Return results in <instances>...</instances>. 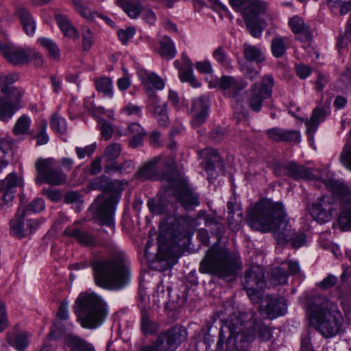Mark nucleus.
<instances>
[{
    "mask_svg": "<svg viewBox=\"0 0 351 351\" xmlns=\"http://www.w3.org/2000/svg\"><path fill=\"white\" fill-rule=\"evenodd\" d=\"M47 127V121L42 120L38 125V131L36 135L37 143L38 145H45L49 141V136L46 132Z\"/></svg>",
    "mask_w": 351,
    "mask_h": 351,
    "instance_id": "052dcab7",
    "label": "nucleus"
},
{
    "mask_svg": "<svg viewBox=\"0 0 351 351\" xmlns=\"http://www.w3.org/2000/svg\"><path fill=\"white\" fill-rule=\"evenodd\" d=\"M66 181V176L61 171L53 169L43 179V182L50 185H60Z\"/></svg>",
    "mask_w": 351,
    "mask_h": 351,
    "instance_id": "3c124183",
    "label": "nucleus"
},
{
    "mask_svg": "<svg viewBox=\"0 0 351 351\" xmlns=\"http://www.w3.org/2000/svg\"><path fill=\"white\" fill-rule=\"evenodd\" d=\"M121 145L118 143L110 144L106 147L103 158L104 159V167L109 164H114L116 159L120 156Z\"/></svg>",
    "mask_w": 351,
    "mask_h": 351,
    "instance_id": "4c0bfd02",
    "label": "nucleus"
},
{
    "mask_svg": "<svg viewBox=\"0 0 351 351\" xmlns=\"http://www.w3.org/2000/svg\"><path fill=\"white\" fill-rule=\"evenodd\" d=\"M265 13H259L258 11L254 12H245V16L243 17L246 27L253 37L258 38L261 36L263 29L261 24L263 23L261 19Z\"/></svg>",
    "mask_w": 351,
    "mask_h": 351,
    "instance_id": "b1692460",
    "label": "nucleus"
},
{
    "mask_svg": "<svg viewBox=\"0 0 351 351\" xmlns=\"http://www.w3.org/2000/svg\"><path fill=\"white\" fill-rule=\"evenodd\" d=\"M330 113L329 104H325L324 106H318L313 111L312 115L309 119L305 122L306 132L311 138L317 130L320 123L324 121L328 114Z\"/></svg>",
    "mask_w": 351,
    "mask_h": 351,
    "instance_id": "6ab92c4d",
    "label": "nucleus"
},
{
    "mask_svg": "<svg viewBox=\"0 0 351 351\" xmlns=\"http://www.w3.org/2000/svg\"><path fill=\"white\" fill-rule=\"evenodd\" d=\"M130 134L132 135L130 145L136 148L142 145L143 140L146 134L143 128L137 123H133L128 126Z\"/></svg>",
    "mask_w": 351,
    "mask_h": 351,
    "instance_id": "f704fd0d",
    "label": "nucleus"
},
{
    "mask_svg": "<svg viewBox=\"0 0 351 351\" xmlns=\"http://www.w3.org/2000/svg\"><path fill=\"white\" fill-rule=\"evenodd\" d=\"M243 283L244 289L252 300L258 298L265 287L263 269L259 266L252 267L246 271Z\"/></svg>",
    "mask_w": 351,
    "mask_h": 351,
    "instance_id": "f8f14e48",
    "label": "nucleus"
},
{
    "mask_svg": "<svg viewBox=\"0 0 351 351\" xmlns=\"http://www.w3.org/2000/svg\"><path fill=\"white\" fill-rule=\"evenodd\" d=\"M116 3L132 19L137 18L142 12L138 0H117Z\"/></svg>",
    "mask_w": 351,
    "mask_h": 351,
    "instance_id": "7c9ffc66",
    "label": "nucleus"
},
{
    "mask_svg": "<svg viewBox=\"0 0 351 351\" xmlns=\"http://www.w3.org/2000/svg\"><path fill=\"white\" fill-rule=\"evenodd\" d=\"M213 58L217 61L220 64L226 66H228L230 65V60L225 51V50L219 47L217 48L213 53Z\"/></svg>",
    "mask_w": 351,
    "mask_h": 351,
    "instance_id": "680f3d73",
    "label": "nucleus"
},
{
    "mask_svg": "<svg viewBox=\"0 0 351 351\" xmlns=\"http://www.w3.org/2000/svg\"><path fill=\"white\" fill-rule=\"evenodd\" d=\"M73 309L82 327L89 329L99 326L107 313L105 302L94 293H81L75 300Z\"/></svg>",
    "mask_w": 351,
    "mask_h": 351,
    "instance_id": "20e7f679",
    "label": "nucleus"
},
{
    "mask_svg": "<svg viewBox=\"0 0 351 351\" xmlns=\"http://www.w3.org/2000/svg\"><path fill=\"white\" fill-rule=\"evenodd\" d=\"M12 156L10 142L5 138H0V172L8 165Z\"/></svg>",
    "mask_w": 351,
    "mask_h": 351,
    "instance_id": "473e14b6",
    "label": "nucleus"
},
{
    "mask_svg": "<svg viewBox=\"0 0 351 351\" xmlns=\"http://www.w3.org/2000/svg\"><path fill=\"white\" fill-rule=\"evenodd\" d=\"M32 120L27 115H22L20 117L12 130L15 135H23L29 134Z\"/></svg>",
    "mask_w": 351,
    "mask_h": 351,
    "instance_id": "09e8293b",
    "label": "nucleus"
},
{
    "mask_svg": "<svg viewBox=\"0 0 351 351\" xmlns=\"http://www.w3.org/2000/svg\"><path fill=\"white\" fill-rule=\"evenodd\" d=\"M0 92L3 95V97L1 96V98L16 105H19L25 93L23 90L15 86L12 88L4 86Z\"/></svg>",
    "mask_w": 351,
    "mask_h": 351,
    "instance_id": "ea45409f",
    "label": "nucleus"
},
{
    "mask_svg": "<svg viewBox=\"0 0 351 351\" xmlns=\"http://www.w3.org/2000/svg\"><path fill=\"white\" fill-rule=\"evenodd\" d=\"M134 169V165L132 160H128L123 161L121 164L118 165L117 162L114 164H109L105 167V172L110 173L111 172H119L120 173H129Z\"/></svg>",
    "mask_w": 351,
    "mask_h": 351,
    "instance_id": "37998d69",
    "label": "nucleus"
},
{
    "mask_svg": "<svg viewBox=\"0 0 351 351\" xmlns=\"http://www.w3.org/2000/svg\"><path fill=\"white\" fill-rule=\"evenodd\" d=\"M58 27L66 37L73 39L79 38V33L76 28L71 23L69 19L62 14H56L55 16Z\"/></svg>",
    "mask_w": 351,
    "mask_h": 351,
    "instance_id": "c756f323",
    "label": "nucleus"
},
{
    "mask_svg": "<svg viewBox=\"0 0 351 351\" xmlns=\"http://www.w3.org/2000/svg\"><path fill=\"white\" fill-rule=\"evenodd\" d=\"M307 313L310 324L321 335L330 338L341 330L343 318L338 306L321 295L313 297L308 302Z\"/></svg>",
    "mask_w": 351,
    "mask_h": 351,
    "instance_id": "f03ea898",
    "label": "nucleus"
},
{
    "mask_svg": "<svg viewBox=\"0 0 351 351\" xmlns=\"http://www.w3.org/2000/svg\"><path fill=\"white\" fill-rule=\"evenodd\" d=\"M65 342L71 351H96L92 343L77 336L68 335Z\"/></svg>",
    "mask_w": 351,
    "mask_h": 351,
    "instance_id": "c85d7f7f",
    "label": "nucleus"
},
{
    "mask_svg": "<svg viewBox=\"0 0 351 351\" xmlns=\"http://www.w3.org/2000/svg\"><path fill=\"white\" fill-rule=\"evenodd\" d=\"M285 169L286 173L291 178L298 179L314 180L315 176L311 171L304 166H300L294 162H290L286 165Z\"/></svg>",
    "mask_w": 351,
    "mask_h": 351,
    "instance_id": "bb28decb",
    "label": "nucleus"
},
{
    "mask_svg": "<svg viewBox=\"0 0 351 351\" xmlns=\"http://www.w3.org/2000/svg\"><path fill=\"white\" fill-rule=\"evenodd\" d=\"M75 10L87 21H94L99 14L92 11L84 0H72Z\"/></svg>",
    "mask_w": 351,
    "mask_h": 351,
    "instance_id": "72a5a7b5",
    "label": "nucleus"
},
{
    "mask_svg": "<svg viewBox=\"0 0 351 351\" xmlns=\"http://www.w3.org/2000/svg\"><path fill=\"white\" fill-rule=\"evenodd\" d=\"M40 45L48 51L50 58L58 60L60 57V53L57 45L51 39L47 38H40L38 39Z\"/></svg>",
    "mask_w": 351,
    "mask_h": 351,
    "instance_id": "8fccbe9b",
    "label": "nucleus"
},
{
    "mask_svg": "<svg viewBox=\"0 0 351 351\" xmlns=\"http://www.w3.org/2000/svg\"><path fill=\"white\" fill-rule=\"evenodd\" d=\"M45 208V203L43 199L36 198L23 209V215H29L31 213L42 211Z\"/></svg>",
    "mask_w": 351,
    "mask_h": 351,
    "instance_id": "4d7b16f0",
    "label": "nucleus"
},
{
    "mask_svg": "<svg viewBox=\"0 0 351 351\" xmlns=\"http://www.w3.org/2000/svg\"><path fill=\"white\" fill-rule=\"evenodd\" d=\"M64 233L71 237L75 238L77 241L84 245H90L94 243V237L86 232H81L77 229L75 230H66Z\"/></svg>",
    "mask_w": 351,
    "mask_h": 351,
    "instance_id": "49530a36",
    "label": "nucleus"
},
{
    "mask_svg": "<svg viewBox=\"0 0 351 351\" xmlns=\"http://www.w3.org/2000/svg\"><path fill=\"white\" fill-rule=\"evenodd\" d=\"M21 178L18 177L14 173H9L4 180L0 182V191H16L17 186L22 185Z\"/></svg>",
    "mask_w": 351,
    "mask_h": 351,
    "instance_id": "e433bc0d",
    "label": "nucleus"
},
{
    "mask_svg": "<svg viewBox=\"0 0 351 351\" xmlns=\"http://www.w3.org/2000/svg\"><path fill=\"white\" fill-rule=\"evenodd\" d=\"M208 101L204 97H200L193 101L191 111L193 113L192 125L196 128L202 124L208 115Z\"/></svg>",
    "mask_w": 351,
    "mask_h": 351,
    "instance_id": "412c9836",
    "label": "nucleus"
},
{
    "mask_svg": "<svg viewBox=\"0 0 351 351\" xmlns=\"http://www.w3.org/2000/svg\"><path fill=\"white\" fill-rule=\"evenodd\" d=\"M50 125L52 130L60 134H64L67 128L65 119L58 114H54L51 117Z\"/></svg>",
    "mask_w": 351,
    "mask_h": 351,
    "instance_id": "6e6d98bb",
    "label": "nucleus"
},
{
    "mask_svg": "<svg viewBox=\"0 0 351 351\" xmlns=\"http://www.w3.org/2000/svg\"><path fill=\"white\" fill-rule=\"evenodd\" d=\"M244 56L247 60L256 63L262 62L265 59L260 48L247 44L244 45Z\"/></svg>",
    "mask_w": 351,
    "mask_h": 351,
    "instance_id": "79ce46f5",
    "label": "nucleus"
},
{
    "mask_svg": "<svg viewBox=\"0 0 351 351\" xmlns=\"http://www.w3.org/2000/svg\"><path fill=\"white\" fill-rule=\"evenodd\" d=\"M255 315L253 311L239 312L238 314L231 315L227 320L223 321L217 343V348L223 349V346L226 343V351H236L238 335L243 332L245 325L249 328L254 325Z\"/></svg>",
    "mask_w": 351,
    "mask_h": 351,
    "instance_id": "0eeeda50",
    "label": "nucleus"
},
{
    "mask_svg": "<svg viewBox=\"0 0 351 351\" xmlns=\"http://www.w3.org/2000/svg\"><path fill=\"white\" fill-rule=\"evenodd\" d=\"M274 86L273 76L267 75L263 77L261 84H254L252 86L249 106L253 111L259 112L261 110L263 101L271 96Z\"/></svg>",
    "mask_w": 351,
    "mask_h": 351,
    "instance_id": "9b49d317",
    "label": "nucleus"
},
{
    "mask_svg": "<svg viewBox=\"0 0 351 351\" xmlns=\"http://www.w3.org/2000/svg\"><path fill=\"white\" fill-rule=\"evenodd\" d=\"M179 199L181 204L186 209H191L199 204V196L187 189L182 191Z\"/></svg>",
    "mask_w": 351,
    "mask_h": 351,
    "instance_id": "a19ab883",
    "label": "nucleus"
},
{
    "mask_svg": "<svg viewBox=\"0 0 351 351\" xmlns=\"http://www.w3.org/2000/svg\"><path fill=\"white\" fill-rule=\"evenodd\" d=\"M230 5L239 12L243 17L245 16V12L254 13H266L267 4L261 0H229Z\"/></svg>",
    "mask_w": 351,
    "mask_h": 351,
    "instance_id": "a211bd4d",
    "label": "nucleus"
},
{
    "mask_svg": "<svg viewBox=\"0 0 351 351\" xmlns=\"http://www.w3.org/2000/svg\"><path fill=\"white\" fill-rule=\"evenodd\" d=\"M340 160L343 165L351 171V143L345 145Z\"/></svg>",
    "mask_w": 351,
    "mask_h": 351,
    "instance_id": "69168bd1",
    "label": "nucleus"
},
{
    "mask_svg": "<svg viewBox=\"0 0 351 351\" xmlns=\"http://www.w3.org/2000/svg\"><path fill=\"white\" fill-rule=\"evenodd\" d=\"M249 226L261 232H272L277 242L287 243L294 230L282 204L262 199L251 207L247 215Z\"/></svg>",
    "mask_w": 351,
    "mask_h": 351,
    "instance_id": "f257e3e1",
    "label": "nucleus"
},
{
    "mask_svg": "<svg viewBox=\"0 0 351 351\" xmlns=\"http://www.w3.org/2000/svg\"><path fill=\"white\" fill-rule=\"evenodd\" d=\"M96 89L106 95H112V82L110 77H104L97 79L95 81Z\"/></svg>",
    "mask_w": 351,
    "mask_h": 351,
    "instance_id": "864d4df0",
    "label": "nucleus"
},
{
    "mask_svg": "<svg viewBox=\"0 0 351 351\" xmlns=\"http://www.w3.org/2000/svg\"><path fill=\"white\" fill-rule=\"evenodd\" d=\"M56 162L53 158H39L35 162V168L37 173L36 178V184L43 183L45 177L55 168Z\"/></svg>",
    "mask_w": 351,
    "mask_h": 351,
    "instance_id": "393cba45",
    "label": "nucleus"
},
{
    "mask_svg": "<svg viewBox=\"0 0 351 351\" xmlns=\"http://www.w3.org/2000/svg\"><path fill=\"white\" fill-rule=\"evenodd\" d=\"M239 269V258L236 254L215 245L208 250L199 266L200 272L217 275L221 278L234 276Z\"/></svg>",
    "mask_w": 351,
    "mask_h": 351,
    "instance_id": "39448f33",
    "label": "nucleus"
},
{
    "mask_svg": "<svg viewBox=\"0 0 351 351\" xmlns=\"http://www.w3.org/2000/svg\"><path fill=\"white\" fill-rule=\"evenodd\" d=\"M18 79V76L16 74H8V75H0V91L1 89L4 88H12L11 86L14 84Z\"/></svg>",
    "mask_w": 351,
    "mask_h": 351,
    "instance_id": "774afa93",
    "label": "nucleus"
},
{
    "mask_svg": "<svg viewBox=\"0 0 351 351\" xmlns=\"http://www.w3.org/2000/svg\"><path fill=\"white\" fill-rule=\"evenodd\" d=\"M96 149V144L92 143L84 147H77L75 152L80 159L84 158L85 156H90Z\"/></svg>",
    "mask_w": 351,
    "mask_h": 351,
    "instance_id": "0e129e2a",
    "label": "nucleus"
},
{
    "mask_svg": "<svg viewBox=\"0 0 351 351\" xmlns=\"http://www.w3.org/2000/svg\"><path fill=\"white\" fill-rule=\"evenodd\" d=\"M179 77L182 82H187L193 87H198L200 86V84L193 75L191 62L190 65L185 70L180 71Z\"/></svg>",
    "mask_w": 351,
    "mask_h": 351,
    "instance_id": "5fc2aeb1",
    "label": "nucleus"
},
{
    "mask_svg": "<svg viewBox=\"0 0 351 351\" xmlns=\"http://www.w3.org/2000/svg\"><path fill=\"white\" fill-rule=\"evenodd\" d=\"M287 308V304L285 298L269 295L266 297V304L262 306L261 311L267 318L272 319L285 315Z\"/></svg>",
    "mask_w": 351,
    "mask_h": 351,
    "instance_id": "dca6fc26",
    "label": "nucleus"
},
{
    "mask_svg": "<svg viewBox=\"0 0 351 351\" xmlns=\"http://www.w3.org/2000/svg\"><path fill=\"white\" fill-rule=\"evenodd\" d=\"M16 14L25 33L29 36L33 35L36 30V23L29 10L23 7L19 8Z\"/></svg>",
    "mask_w": 351,
    "mask_h": 351,
    "instance_id": "a878e982",
    "label": "nucleus"
},
{
    "mask_svg": "<svg viewBox=\"0 0 351 351\" xmlns=\"http://www.w3.org/2000/svg\"><path fill=\"white\" fill-rule=\"evenodd\" d=\"M135 34L136 29L132 26L117 31V36L123 45H127L128 41L133 38Z\"/></svg>",
    "mask_w": 351,
    "mask_h": 351,
    "instance_id": "bf43d9fd",
    "label": "nucleus"
},
{
    "mask_svg": "<svg viewBox=\"0 0 351 351\" xmlns=\"http://www.w3.org/2000/svg\"><path fill=\"white\" fill-rule=\"evenodd\" d=\"M167 227L165 224L160 226V232L158 235V241L160 242L163 238L172 244L185 245L189 239V228L185 223L184 219H170Z\"/></svg>",
    "mask_w": 351,
    "mask_h": 351,
    "instance_id": "9d476101",
    "label": "nucleus"
},
{
    "mask_svg": "<svg viewBox=\"0 0 351 351\" xmlns=\"http://www.w3.org/2000/svg\"><path fill=\"white\" fill-rule=\"evenodd\" d=\"M289 25L292 32L298 36V38L302 42H308L312 34L309 26L305 23L304 19L298 16H294L291 18Z\"/></svg>",
    "mask_w": 351,
    "mask_h": 351,
    "instance_id": "4be33fe9",
    "label": "nucleus"
},
{
    "mask_svg": "<svg viewBox=\"0 0 351 351\" xmlns=\"http://www.w3.org/2000/svg\"><path fill=\"white\" fill-rule=\"evenodd\" d=\"M160 48L158 49L159 55L167 60L172 59L176 54V49L174 43L169 36H163L160 42Z\"/></svg>",
    "mask_w": 351,
    "mask_h": 351,
    "instance_id": "2f4dec72",
    "label": "nucleus"
},
{
    "mask_svg": "<svg viewBox=\"0 0 351 351\" xmlns=\"http://www.w3.org/2000/svg\"><path fill=\"white\" fill-rule=\"evenodd\" d=\"M326 185L333 193L341 196L342 208L339 217V224L342 230H351V190L334 180H329Z\"/></svg>",
    "mask_w": 351,
    "mask_h": 351,
    "instance_id": "1a4fd4ad",
    "label": "nucleus"
},
{
    "mask_svg": "<svg viewBox=\"0 0 351 351\" xmlns=\"http://www.w3.org/2000/svg\"><path fill=\"white\" fill-rule=\"evenodd\" d=\"M0 52L14 64H24L29 60V49H24L7 43H0Z\"/></svg>",
    "mask_w": 351,
    "mask_h": 351,
    "instance_id": "f3484780",
    "label": "nucleus"
},
{
    "mask_svg": "<svg viewBox=\"0 0 351 351\" xmlns=\"http://www.w3.org/2000/svg\"><path fill=\"white\" fill-rule=\"evenodd\" d=\"M19 210L15 218L10 221L11 233L19 238L25 237L28 234V228L25 227V219L27 215H23V212Z\"/></svg>",
    "mask_w": 351,
    "mask_h": 351,
    "instance_id": "cd10ccee",
    "label": "nucleus"
},
{
    "mask_svg": "<svg viewBox=\"0 0 351 351\" xmlns=\"http://www.w3.org/2000/svg\"><path fill=\"white\" fill-rule=\"evenodd\" d=\"M82 46L84 51H88L94 42L93 34L89 27L84 26L82 27Z\"/></svg>",
    "mask_w": 351,
    "mask_h": 351,
    "instance_id": "13d9d810",
    "label": "nucleus"
},
{
    "mask_svg": "<svg viewBox=\"0 0 351 351\" xmlns=\"http://www.w3.org/2000/svg\"><path fill=\"white\" fill-rule=\"evenodd\" d=\"M141 80L148 97L152 99H156V93L152 86H154L157 90H162L165 86L163 80L158 75L153 73H145L142 76Z\"/></svg>",
    "mask_w": 351,
    "mask_h": 351,
    "instance_id": "5701e85b",
    "label": "nucleus"
},
{
    "mask_svg": "<svg viewBox=\"0 0 351 351\" xmlns=\"http://www.w3.org/2000/svg\"><path fill=\"white\" fill-rule=\"evenodd\" d=\"M124 258V254L119 252L95 259L92 264L95 285L107 290L124 287L129 281V271Z\"/></svg>",
    "mask_w": 351,
    "mask_h": 351,
    "instance_id": "7ed1b4c3",
    "label": "nucleus"
},
{
    "mask_svg": "<svg viewBox=\"0 0 351 351\" xmlns=\"http://www.w3.org/2000/svg\"><path fill=\"white\" fill-rule=\"evenodd\" d=\"M188 332L181 326H175L160 332L152 343L159 351H175L187 339Z\"/></svg>",
    "mask_w": 351,
    "mask_h": 351,
    "instance_id": "6e6552de",
    "label": "nucleus"
},
{
    "mask_svg": "<svg viewBox=\"0 0 351 351\" xmlns=\"http://www.w3.org/2000/svg\"><path fill=\"white\" fill-rule=\"evenodd\" d=\"M204 161L202 162L203 168L207 173L208 179H215L218 173L216 169L222 166V161L217 151L213 148H206L200 152Z\"/></svg>",
    "mask_w": 351,
    "mask_h": 351,
    "instance_id": "2eb2a0df",
    "label": "nucleus"
},
{
    "mask_svg": "<svg viewBox=\"0 0 351 351\" xmlns=\"http://www.w3.org/2000/svg\"><path fill=\"white\" fill-rule=\"evenodd\" d=\"M153 104L154 105V113L158 124L161 126H166L169 122V119L167 112V104H163L160 105L158 104L156 99H153Z\"/></svg>",
    "mask_w": 351,
    "mask_h": 351,
    "instance_id": "c03bdc74",
    "label": "nucleus"
},
{
    "mask_svg": "<svg viewBox=\"0 0 351 351\" xmlns=\"http://www.w3.org/2000/svg\"><path fill=\"white\" fill-rule=\"evenodd\" d=\"M137 175L142 180H166L170 188H178L182 184L173 158L164 160L162 156L155 157L142 166Z\"/></svg>",
    "mask_w": 351,
    "mask_h": 351,
    "instance_id": "423d86ee",
    "label": "nucleus"
},
{
    "mask_svg": "<svg viewBox=\"0 0 351 351\" xmlns=\"http://www.w3.org/2000/svg\"><path fill=\"white\" fill-rule=\"evenodd\" d=\"M149 210L154 215L162 214L165 210V205L160 200L149 199L147 202Z\"/></svg>",
    "mask_w": 351,
    "mask_h": 351,
    "instance_id": "338daca9",
    "label": "nucleus"
},
{
    "mask_svg": "<svg viewBox=\"0 0 351 351\" xmlns=\"http://www.w3.org/2000/svg\"><path fill=\"white\" fill-rule=\"evenodd\" d=\"M8 340L18 351H24L29 345L28 335L25 332L15 336L8 335Z\"/></svg>",
    "mask_w": 351,
    "mask_h": 351,
    "instance_id": "a18cd8bd",
    "label": "nucleus"
},
{
    "mask_svg": "<svg viewBox=\"0 0 351 351\" xmlns=\"http://www.w3.org/2000/svg\"><path fill=\"white\" fill-rule=\"evenodd\" d=\"M335 211L334 197L331 195H322L312 204L311 215L319 223L331 220Z\"/></svg>",
    "mask_w": 351,
    "mask_h": 351,
    "instance_id": "4468645a",
    "label": "nucleus"
},
{
    "mask_svg": "<svg viewBox=\"0 0 351 351\" xmlns=\"http://www.w3.org/2000/svg\"><path fill=\"white\" fill-rule=\"evenodd\" d=\"M291 237L289 242H291L292 247L294 248H299L306 242V237L303 232H295L293 230Z\"/></svg>",
    "mask_w": 351,
    "mask_h": 351,
    "instance_id": "e2e57ef3",
    "label": "nucleus"
},
{
    "mask_svg": "<svg viewBox=\"0 0 351 351\" xmlns=\"http://www.w3.org/2000/svg\"><path fill=\"white\" fill-rule=\"evenodd\" d=\"M20 108L19 105L9 102L0 95V120L8 122Z\"/></svg>",
    "mask_w": 351,
    "mask_h": 351,
    "instance_id": "c9c22d12",
    "label": "nucleus"
},
{
    "mask_svg": "<svg viewBox=\"0 0 351 351\" xmlns=\"http://www.w3.org/2000/svg\"><path fill=\"white\" fill-rule=\"evenodd\" d=\"M158 324L150 319L147 310L142 309L141 330L144 335H151L158 330Z\"/></svg>",
    "mask_w": 351,
    "mask_h": 351,
    "instance_id": "58836bf2",
    "label": "nucleus"
},
{
    "mask_svg": "<svg viewBox=\"0 0 351 351\" xmlns=\"http://www.w3.org/2000/svg\"><path fill=\"white\" fill-rule=\"evenodd\" d=\"M267 137L276 142L293 141L299 142L300 134L299 131L284 130L280 128H273L266 131Z\"/></svg>",
    "mask_w": 351,
    "mask_h": 351,
    "instance_id": "aec40b11",
    "label": "nucleus"
},
{
    "mask_svg": "<svg viewBox=\"0 0 351 351\" xmlns=\"http://www.w3.org/2000/svg\"><path fill=\"white\" fill-rule=\"evenodd\" d=\"M272 54L276 58L282 57L286 52V44L285 39L282 37L274 38L271 44Z\"/></svg>",
    "mask_w": 351,
    "mask_h": 351,
    "instance_id": "603ef678",
    "label": "nucleus"
},
{
    "mask_svg": "<svg viewBox=\"0 0 351 351\" xmlns=\"http://www.w3.org/2000/svg\"><path fill=\"white\" fill-rule=\"evenodd\" d=\"M118 203L113 195H99L92 205L97 210L98 217L103 224L110 226L113 222V214Z\"/></svg>",
    "mask_w": 351,
    "mask_h": 351,
    "instance_id": "ddd939ff",
    "label": "nucleus"
},
{
    "mask_svg": "<svg viewBox=\"0 0 351 351\" xmlns=\"http://www.w3.org/2000/svg\"><path fill=\"white\" fill-rule=\"evenodd\" d=\"M288 273L285 271V267H278L274 268L271 271L270 282L271 285L276 286L279 285H285L287 282Z\"/></svg>",
    "mask_w": 351,
    "mask_h": 351,
    "instance_id": "de8ad7c7",
    "label": "nucleus"
}]
</instances>
